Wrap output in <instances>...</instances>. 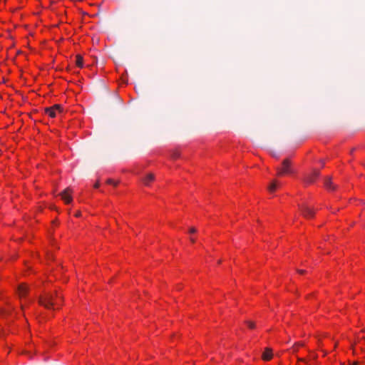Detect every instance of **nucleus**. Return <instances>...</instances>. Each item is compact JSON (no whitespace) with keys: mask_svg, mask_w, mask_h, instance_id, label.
<instances>
[{"mask_svg":"<svg viewBox=\"0 0 365 365\" xmlns=\"http://www.w3.org/2000/svg\"><path fill=\"white\" fill-rule=\"evenodd\" d=\"M62 297L58 293H44L38 298V303L46 309H54L55 306H60Z\"/></svg>","mask_w":365,"mask_h":365,"instance_id":"obj_1","label":"nucleus"},{"mask_svg":"<svg viewBox=\"0 0 365 365\" xmlns=\"http://www.w3.org/2000/svg\"><path fill=\"white\" fill-rule=\"evenodd\" d=\"M292 173V170L291 168V162L289 159H285L283 160L282 164V168L278 172V175H285L290 174Z\"/></svg>","mask_w":365,"mask_h":365,"instance_id":"obj_2","label":"nucleus"},{"mask_svg":"<svg viewBox=\"0 0 365 365\" xmlns=\"http://www.w3.org/2000/svg\"><path fill=\"white\" fill-rule=\"evenodd\" d=\"M62 112V108L60 105L56 104L52 107L46 108L45 109V113L48 114L50 117L54 118L56 116V113H61Z\"/></svg>","mask_w":365,"mask_h":365,"instance_id":"obj_3","label":"nucleus"},{"mask_svg":"<svg viewBox=\"0 0 365 365\" xmlns=\"http://www.w3.org/2000/svg\"><path fill=\"white\" fill-rule=\"evenodd\" d=\"M299 209H300V211H301L302 215L304 217H307V218L313 217L314 215V210L306 205H300Z\"/></svg>","mask_w":365,"mask_h":365,"instance_id":"obj_4","label":"nucleus"},{"mask_svg":"<svg viewBox=\"0 0 365 365\" xmlns=\"http://www.w3.org/2000/svg\"><path fill=\"white\" fill-rule=\"evenodd\" d=\"M71 190L69 187H68L60 194L61 198L67 204L70 203L72 201V197L71 195Z\"/></svg>","mask_w":365,"mask_h":365,"instance_id":"obj_5","label":"nucleus"},{"mask_svg":"<svg viewBox=\"0 0 365 365\" xmlns=\"http://www.w3.org/2000/svg\"><path fill=\"white\" fill-rule=\"evenodd\" d=\"M320 175V173L317 170H314L313 172L306 177L305 181L308 183H312L314 182V179L318 178Z\"/></svg>","mask_w":365,"mask_h":365,"instance_id":"obj_6","label":"nucleus"},{"mask_svg":"<svg viewBox=\"0 0 365 365\" xmlns=\"http://www.w3.org/2000/svg\"><path fill=\"white\" fill-rule=\"evenodd\" d=\"M324 186L327 187V189L330 190H334L336 188V186L332 183L331 177H327L325 178Z\"/></svg>","mask_w":365,"mask_h":365,"instance_id":"obj_7","label":"nucleus"},{"mask_svg":"<svg viewBox=\"0 0 365 365\" xmlns=\"http://www.w3.org/2000/svg\"><path fill=\"white\" fill-rule=\"evenodd\" d=\"M272 358V350L270 348H266L262 354V359L269 361Z\"/></svg>","mask_w":365,"mask_h":365,"instance_id":"obj_8","label":"nucleus"},{"mask_svg":"<svg viewBox=\"0 0 365 365\" xmlns=\"http://www.w3.org/2000/svg\"><path fill=\"white\" fill-rule=\"evenodd\" d=\"M28 292V287L24 284H20L18 287V294L20 297H24Z\"/></svg>","mask_w":365,"mask_h":365,"instance_id":"obj_9","label":"nucleus"},{"mask_svg":"<svg viewBox=\"0 0 365 365\" xmlns=\"http://www.w3.org/2000/svg\"><path fill=\"white\" fill-rule=\"evenodd\" d=\"M154 179L155 175L153 173H149L142 179V181L145 185H149L150 182L153 181Z\"/></svg>","mask_w":365,"mask_h":365,"instance_id":"obj_10","label":"nucleus"},{"mask_svg":"<svg viewBox=\"0 0 365 365\" xmlns=\"http://www.w3.org/2000/svg\"><path fill=\"white\" fill-rule=\"evenodd\" d=\"M83 64V57L80 55H77L76 56V65L79 68H82Z\"/></svg>","mask_w":365,"mask_h":365,"instance_id":"obj_11","label":"nucleus"},{"mask_svg":"<svg viewBox=\"0 0 365 365\" xmlns=\"http://www.w3.org/2000/svg\"><path fill=\"white\" fill-rule=\"evenodd\" d=\"M278 186V182L276 180H274L272 182L270 185L268 187V190L269 192H274Z\"/></svg>","mask_w":365,"mask_h":365,"instance_id":"obj_12","label":"nucleus"},{"mask_svg":"<svg viewBox=\"0 0 365 365\" xmlns=\"http://www.w3.org/2000/svg\"><path fill=\"white\" fill-rule=\"evenodd\" d=\"M304 346V344L303 343H301V342H298V343H296L293 346H292V350L293 351H297L298 350V349L300 347V346Z\"/></svg>","mask_w":365,"mask_h":365,"instance_id":"obj_13","label":"nucleus"},{"mask_svg":"<svg viewBox=\"0 0 365 365\" xmlns=\"http://www.w3.org/2000/svg\"><path fill=\"white\" fill-rule=\"evenodd\" d=\"M246 324L250 329H254L255 327V324L253 322L251 321H246Z\"/></svg>","mask_w":365,"mask_h":365,"instance_id":"obj_14","label":"nucleus"},{"mask_svg":"<svg viewBox=\"0 0 365 365\" xmlns=\"http://www.w3.org/2000/svg\"><path fill=\"white\" fill-rule=\"evenodd\" d=\"M180 156V153L178 151H173L172 153V158H177Z\"/></svg>","mask_w":365,"mask_h":365,"instance_id":"obj_15","label":"nucleus"},{"mask_svg":"<svg viewBox=\"0 0 365 365\" xmlns=\"http://www.w3.org/2000/svg\"><path fill=\"white\" fill-rule=\"evenodd\" d=\"M107 183H108V184L113 185L114 186H116V185L118 184V182H114L113 180H111V179H108V180H107Z\"/></svg>","mask_w":365,"mask_h":365,"instance_id":"obj_16","label":"nucleus"},{"mask_svg":"<svg viewBox=\"0 0 365 365\" xmlns=\"http://www.w3.org/2000/svg\"><path fill=\"white\" fill-rule=\"evenodd\" d=\"M196 231H197V230H196L195 227H191V228L190 229V231H189V232H190V233H195V232H196Z\"/></svg>","mask_w":365,"mask_h":365,"instance_id":"obj_17","label":"nucleus"},{"mask_svg":"<svg viewBox=\"0 0 365 365\" xmlns=\"http://www.w3.org/2000/svg\"><path fill=\"white\" fill-rule=\"evenodd\" d=\"M297 272L299 274H304L306 271L304 269H297Z\"/></svg>","mask_w":365,"mask_h":365,"instance_id":"obj_18","label":"nucleus"},{"mask_svg":"<svg viewBox=\"0 0 365 365\" xmlns=\"http://www.w3.org/2000/svg\"><path fill=\"white\" fill-rule=\"evenodd\" d=\"M99 187V182H96L95 185H94V187L95 188H97Z\"/></svg>","mask_w":365,"mask_h":365,"instance_id":"obj_19","label":"nucleus"},{"mask_svg":"<svg viewBox=\"0 0 365 365\" xmlns=\"http://www.w3.org/2000/svg\"><path fill=\"white\" fill-rule=\"evenodd\" d=\"M81 212H77L76 214L75 215L76 217H80L81 216Z\"/></svg>","mask_w":365,"mask_h":365,"instance_id":"obj_20","label":"nucleus"},{"mask_svg":"<svg viewBox=\"0 0 365 365\" xmlns=\"http://www.w3.org/2000/svg\"><path fill=\"white\" fill-rule=\"evenodd\" d=\"M190 241L194 243L195 242V240L194 238H190Z\"/></svg>","mask_w":365,"mask_h":365,"instance_id":"obj_21","label":"nucleus"},{"mask_svg":"<svg viewBox=\"0 0 365 365\" xmlns=\"http://www.w3.org/2000/svg\"><path fill=\"white\" fill-rule=\"evenodd\" d=\"M353 365H357V363L354 362V363L353 364Z\"/></svg>","mask_w":365,"mask_h":365,"instance_id":"obj_22","label":"nucleus"}]
</instances>
